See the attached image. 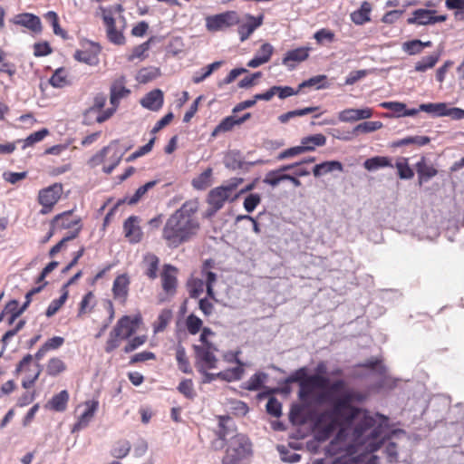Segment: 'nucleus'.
<instances>
[{
    "mask_svg": "<svg viewBox=\"0 0 464 464\" xmlns=\"http://www.w3.org/2000/svg\"><path fill=\"white\" fill-rule=\"evenodd\" d=\"M308 382L315 390H324L317 396L320 403H329L331 408L323 412L320 421L330 419L326 427L327 431H333L340 427L335 438L327 446L330 455L343 453L336 458L332 464H358L353 456L358 447L365 446V450L374 451L379 447V439L383 432L382 424L378 419L386 420L385 417L371 415L367 411L354 406V402H362L365 396L354 389L347 388L343 379L330 383L328 377L314 373L308 376Z\"/></svg>",
    "mask_w": 464,
    "mask_h": 464,
    "instance_id": "obj_1",
    "label": "nucleus"
},
{
    "mask_svg": "<svg viewBox=\"0 0 464 464\" xmlns=\"http://www.w3.org/2000/svg\"><path fill=\"white\" fill-rule=\"evenodd\" d=\"M198 209L197 202L187 201L168 218L162 237L169 247H178L197 234L199 229L196 218Z\"/></svg>",
    "mask_w": 464,
    "mask_h": 464,
    "instance_id": "obj_2",
    "label": "nucleus"
},
{
    "mask_svg": "<svg viewBox=\"0 0 464 464\" xmlns=\"http://www.w3.org/2000/svg\"><path fill=\"white\" fill-rule=\"evenodd\" d=\"M252 455V443L248 437L237 433L227 443L221 464H248Z\"/></svg>",
    "mask_w": 464,
    "mask_h": 464,
    "instance_id": "obj_3",
    "label": "nucleus"
},
{
    "mask_svg": "<svg viewBox=\"0 0 464 464\" xmlns=\"http://www.w3.org/2000/svg\"><path fill=\"white\" fill-rule=\"evenodd\" d=\"M130 91L125 86V78L121 77L115 80L110 88V103L111 107L102 111L96 117L98 123H102L111 119L116 112L121 99L130 95Z\"/></svg>",
    "mask_w": 464,
    "mask_h": 464,
    "instance_id": "obj_4",
    "label": "nucleus"
},
{
    "mask_svg": "<svg viewBox=\"0 0 464 464\" xmlns=\"http://www.w3.org/2000/svg\"><path fill=\"white\" fill-rule=\"evenodd\" d=\"M243 179L234 178L227 185L217 187L211 189L208 195V203L211 212L216 213L223 208L226 201L230 198L231 193L241 184Z\"/></svg>",
    "mask_w": 464,
    "mask_h": 464,
    "instance_id": "obj_5",
    "label": "nucleus"
},
{
    "mask_svg": "<svg viewBox=\"0 0 464 464\" xmlns=\"http://www.w3.org/2000/svg\"><path fill=\"white\" fill-rule=\"evenodd\" d=\"M41 372L42 369L40 364H33V356L31 354L24 356L15 368L16 374H23L22 387L26 390L34 385L41 374Z\"/></svg>",
    "mask_w": 464,
    "mask_h": 464,
    "instance_id": "obj_6",
    "label": "nucleus"
},
{
    "mask_svg": "<svg viewBox=\"0 0 464 464\" xmlns=\"http://www.w3.org/2000/svg\"><path fill=\"white\" fill-rule=\"evenodd\" d=\"M240 23V16L236 11H226L206 17V28L209 32L224 31Z\"/></svg>",
    "mask_w": 464,
    "mask_h": 464,
    "instance_id": "obj_7",
    "label": "nucleus"
},
{
    "mask_svg": "<svg viewBox=\"0 0 464 464\" xmlns=\"http://www.w3.org/2000/svg\"><path fill=\"white\" fill-rule=\"evenodd\" d=\"M63 190V188L61 183H53L39 190L37 200L42 206L40 214L46 215L53 210L55 204L61 198Z\"/></svg>",
    "mask_w": 464,
    "mask_h": 464,
    "instance_id": "obj_8",
    "label": "nucleus"
},
{
    "mask_svg": "<svg viewBox=\"0 0 464 464\" xmlns=\"http://www.w3.org/2000/svg\"><path fill=\"white\" fill-rule=\"evenodd\" d=\"M195 352V365L199 372L217 368L218 359L214 354L217 351L215 346L201 347L193 345Z\"/></svg>",
    "mask_w": 464,
    "mask_h": 464,
    "instance_id": "obj_9",
    "label": "nucleus"
},
{
    "mask_svg": "<svg viewBox=\"0 0 464 464\" xmlns=\"http://www.w3.org/2000/svg\"><path fill=\"white\" fill-rule=\"evenodd\" d=\"M447 20L446 14H440L435 9L419 8L412 12L411 16L407 19L408 24L432 25Z\"/></svg>",
    "mask_w": 464,
    "mask_h": 464,
    "instance_id": "obj_10",
    "label": "nucleus"
},
{
    "mask_svg": "<svg viewBox=\"0 0 464 464\" xmlns=\"http://www.w3.org/2000/svg\"><path fill=\"white\" fill-rule=\"evenodd\" d=\"M102 12V18L106 27V34L109 41L117 45H122L125 44V36L121 31L116 29L115 19L112 15V12L102 6L100 7Z\"/></svg>",
    "mask_w": 464,
    "mask_h": 464,
    "instance_id": "obj_11",
    "label": "nucleus"
},
{
    "mask_svg": "<svg viewBox=\"0 0 464 464\" xmlns=\"http://www.w3.org/2000/svg\"><path fill=\"white\" fill-rule=\"evenodd\" d=\"M178 268L166 264L160 273L161 286L167 297H173L178 288Z\"/></svg>",
    "mask_w": 464,
    "mask_h": 464,
    "instance_id": "obj_12",
    "label": "nucleus"
},
{
    "mask_svg": "<svg viewBox=\"0 0 464 464\" xmlns=\"http://www.w3.org/2000/svg\"><path fill=\"white\" fill-rule=\"evenodd\" d=\"M244 22L237 24V34L239 35L240 42L246 41L251 34L263 24L264 14L254 16L253 14H246L244 16Z\"/></svg>",
    "mask_w": 464,
    "mask_h": 464,
    "instance_id": "obj_13",
    "label": "nucleus"
},
{
    "mask_svg": "<svg viewBox=\"0 0 464 464\" xmlns=\"http://www.w3.org/2000/svg\"><path fill=\"white\" fill-rule=\"evenodd\" d=\"M140 221L139 217L130 216L123 223L124 237L130 244L140 243L143 237Z\"/></svg>",
    "mask_w": 464,
    "mask_h": 464,
    "instance_id": "obj_14",
    "label": "nucleus"
},
{
    "mask_svg": "<svg viewBox=\"0 0 464 464\" xmlns=\"http://www.w3.org/2000/svg\"><path fill=\"white\" fill-rule=\"evenodd\" d=\"M373 111L365 107L362 109H345L338 113V119L342 122H353L361 120H366L372 116Z\"/></svg>",
    "mask_w": 464,
    "mask_h": 464,
    "instance_id": "obj_15",
    "label": "nucleus"
},
{
    "mask_svg": "<svg viewBox=\"0 0 464 464\" xmlns=\"http://www.w3.org/2000/svg\"><path fill=\"white\" fill-rule=\"evenodd\" d=\"M137 324L129 315H123L113 326L112 331L123 340H128L136 332Z\"/></svg>",
    "mask_w": 464,
    "mask_h": 464,
    "instance_id": "obj_16",
    "label": "nucleus"
},
{
    "mask_svg": "<svg viewBox=\"0 0 464 464\" xmlns=\"http://www.w3.org/2000/svg\"><path fill=\"white\" fill-rule=\"evenodd\" d=\"M130 284V277L127 274H122L116 276L112 285V294L114 299L120 301L121 304H124L128 298Z\"/></svg>",
    "mask_w": 464,
    "mask_h": 464,
    "instance_id": "obj_17",
    "label": "nucleus"
},
{
    "mask_svg": "<svg viewBox=\"0 0 464 464\" xmlns=\"http://www.w3.org/2000/svg\"><path fill=\"white\" fill-rule=\"evenodd\" d=\"M85 410L78 417L76 423L73 426V430H79L85 427H87L90 421L94 417L95 412L99 408V401L98 400H90L84 402Z\"/></svg>",
    "mask_w": 464,
    "mask_h": 464,
    "instance_id": "obj_18",
    "label": "nucleus"
},
{
    "mask_svg": "<svg viewBox=\"0 0 464 464\" xmlns=\"http://www.w3.org/2000/svg\"><path fill=\"white\" fill-rule=\"evenodd\" d=\"M309 56V49L306 47H299L288 51L283 58V64L290 70L295 69L296 64L305 61Z\"/></svg>",
    "mask_w": 464,
    "mask_h": 464,
    "instance_id": "obj_19",
    "label": "nucleus"
},
{
    "mask_svg": "<svg viewBox=\"0 0 464 464\" xmlns=\"http://www.w3.org/2000/svg\"><path fill=\"white\" fill-rule=\"evenodd\" d=\"M72 211H64L61 214L56 215L53 221H52V227L53 228H60V229H65V228H71L73 227H80V230L82 229V227L80 225V218H73L72 217Z\"/></svg>",
    "mask_w": 464,
    "mask_h": 464,
    "instance_id": "obj_20",
    "label": "nucleus"
},
{
    "mask_svg": "<svg viewBox=\"0 0 464 464\" xmlns=\"http://www.w3.org/2000/svg\"><path fill=\"white\" fill-rule=\"evenodd\" d=\"M164 102L163 92L160 89H155L148 92L140 101L142 107L157 111L161 109Z\"/></svg>",
    "mask_w": 464,
    "mask_h": 464,
    "instance_id": "obj_21",
    "label": "nucleus"
},
{
    "mask_svg": "<svg viewBox=\"0 0 464 464\" xmlns=\"http://www.w3.org/2000/svg\"><path fill=\"white\" fill-rule=\"evenodd\" d=\"M101 46L98 44H92L90 50H77L73 55L74 59L88 65H96L99 63Z\"/></svg>",
    "mask_w": 464,
    "mask_h": 464,
    "instance_id": "obj_22",
    "label": "nucleus"
},
{
    "mask_svg": "<svg viewBox=\"0 0 464 464\" xmlns=\"http://www.w3.org/2000/svg\"><path fill=\"white\" fill-rule=\"evenodd\" d=\"M274 53V47L269 43L263 44L257 50L255 56L247 63L250 68H256L270 61Z\"/></svg>",
    "mask_w": 464,
    "mask_h": 464,
    "instance_id": "obj_23",
    "label": "nucleus"
},
{
    "mask_svg": "<svg viewBox=\"0 0 464 464\" xmlns=\"http://www.w3.org/2000/svg\"><path fill=\"white\" fill-rule=\"evenodd\" d=\"M13 22L15 24L24 26L35 33L42 30L40 18L33 14L24 13L18 14L14 18Z\"/></svg>",
    "mask_w": 464,
    "mask_h": 464,
    "instance_id": "obj_24",
    "label": "nucleus"
},
{
    "mask_svg": "<svg viewBox=\"0 0 464 464\" xmlns=\"http://www.w3.org/2000/svg\"><path fill=\"white\" fill-rule=\"evenodd\" d=\"M160 266L159 257L152 253H147L142 259V268L144 275L150 280H154L158 276V270Z\"/></svg>",
    "mask_w": 464,
    "mask_h": 464,
    "instance_id": "obj_25",
    "label": "nucleus"
},
{
    "mask_svg": "<svg viewBox=\"0 0 464 464\" xmlns=\"http://www.w3.org/2000/svg\"><path fill=\"white\" fill-rule=\"evenodd\" d=\"M69 399V392L66 390H63L59 393L53 395L51 400L47 401L45 408L53 411L63 412L67 409Z\"/></svg>",
    "mask_w": 464,
    "mask_h": 464,
    "instance_id": "obj_26",
    "label": "nucleus"
},
{
    "mask_svg": "<svg viewBox=\"0 0 464 464\" xmlns=\"http://www.w3.org/2000/svg\"><path fill=\"white\" fill-rule=\"evenodd\" d=\"M235 362L237 363V366L218 372V379L226 382H235L242 378L245 372L244 364L237 358V354L235 355Z\"/></svg>",
    "mask_w": 464,
    "mask_h": 464,
    "instance_id": "obj_27",
    "label": "nucleus"
},
{
    "mask_svg": "<svg viewBox=\"0 0 464 464\" xmlns=\"http://www.w3.org/2000/svg\"><path fill=\"white\" fill-rule=\"evenodd\" d=\"M420 185L426 182L438 174V170L431 164H428L425 158H421L415 165Z\"/></svg>",
    "mask_w": 464,
    "mask_h": 464,
    "instance_id": "obj_28",
    "label": "nucleus"
},
{
    "mask_svg": "<svg viewBox=\"0 0 464 464\" xmlns=\"http://www.w3.org/2000/svg\"><path fill=\"white\" fill-rule=\"evenodd\" d=\"M234 422L229 416H218V429L215 431L218 440L226 441L235 431Z\"/></svg>",
    "mask_w": 464,
    "mask_h": 464,
    "instance_id": "obj_29",
    "label": "nucleus"
},
{
    "mask_svg": "<svg viewBox=\"0 0 464 464\" xmlns=\"http://www.w3.org/2000/svg\"><path fill=\"white\" fill-rule=\"evenodd\" d=\"M334 170H343V164L338 160H330L316 164L313 169V174L315 178H319Z\"/></svg>",
    "mask_w": 464,
    "mask_h": 464,
    "instance_id": "obj_30",
    "label": "nucleus"
},
{
    "mask_svg": "<svg viewBox=\"0 0 464 464\" xmlns=\"http://www.w3.org/2000/svg\"><path fill=\"white\" fill-rule=\"evenodd\" d=\"M64 343V338L61 336H53L48 339L35 353L34 358L40 361L47 352L51 350H57Z\"/></svg>",
    "mask_w": 464,
    "mask_h": 464,
    "instance_id": "obj_31",
    "label": "nucleus"
},
{
    "mask_svg": "<svg viewBox=\"0 0 464 464\" xmlns=\"http://www.w3.org/2000/svg\"><path fill=\"white\" fill-rule=\"evenodd\" d=\"M363 167L369 171H373L385 167H393V165L391 158L385 156H375L367 159L363 163Z\"/></svg>",
    "mask_w": 464,
    "mask_h": 464,
    "instance_id": "obj_32",
    "label": "nucleus"
},
{
    "mask_svg": "<svg viewBox=\"0 0 464 464\" xmlns=\"http://www.w3.org/2000/svg\"><path fill=\"white\" fill-rule=\"evenodd\" d=\"M66 363L59 357H52L46 363V373L49 376L56 377L65 372Z\"/></svg>",
    "mask_w": 464,
    "mask_h": 464,
    "instance_id": "obj_33",
    "label": "nucleus"
},
{
    "mask_svg": "<svg viewBox=\"0 0 464 464\" xmlns=\"http://www.w3.org/2000/svg\"><path fill=\"white\" fill-rule=\"evenodd\" d=\"M96 304L95 295L92 291L85 294L79 304L77 317L81 318L86 314L92 312Z\"/></svg>",
    "mask_w": 464,
    "mask_h": 464,
    "instance_id": "obj_34",
    "label": "nucleus"
},
{
    "mask_svg": "<svg viewBox=\"0 0 464 464\" xmlns=\"http://www.w3.org/2000/svg\"><path fill=\"white\" fill-rule=\"evenodd\" d=\"M176 360L179 369L184 373L192 372L187 353L182 344L179 343L176 347Z\"/></svg>",
    "mask_w": 464,
    "mask_h": 464,
    "instance_id": "obj_35",
    "label": "nucleus"
},
{
    "mask_svg": "<svg viewBox=\"0 0 464 464\" xmlns=\"http://www.w3.org/2000/svg\"><path fill=\"white\" fill-rule=\"evenodd\" d=\"M49 83L54 88H63L69 85L70 81L65 69L63 67L56 69L50 77Z\"/></svg>",
    "mask_w": 464,
    "mask_h": 464,
    "instance_id": "obj_36",
    "label": "nucleus"
},
{
    "mask_svg": "<svg viewBox=\"0 0 464 464\" xmlns=\"http://www.w3.org/2000/svg\"><path fill=\"white\" fill-rule=\"evenodd\" d=\"M301 143L303 147L309 148L308 151H314L316 147H322L325 145L326 137L322 133L310 135L304 137L301 140Z\"/></svg>",
    "mask_w": 464,
    "mask_h": 464,
    "instance_id": "obj_37",
    "label": "nucleus"
},
{
    "mask_svg": "<svg viewBox=\"0 0 464 464\" xmlns=\"http://www.w3.org/2000/svg\"><path fill=\"white\" fill-rule=\"evenodd\" d=\"M44 18L52 25L54 34L61 36L63 39L68 38V34L60 26L58 14L54 11H48L44 14Z\"/></svg>",
    "mask_w": 464,
    "mask_h": 464,
    "instance_id": "obj_38",
    "label": "nucleus"
},
{
    "mask_svg": "<svg viewBox=\"0 0 464 464\" xmlns=\"http://www.w3.org/2000/svg\"><path fill=\"white\" fill-rule=\"evenodd\" d=\"M18 302L16 300H12L5 305V311L0 314V321L2 320L4 314H9L8 324H12L18 316L25 310L24 306L18 308Z\"/></svg>",
    "mask_w": 464,
    "mask_h": 464,
    "instance_id": "obj_39",
    "label": "nucleus"
},
{
    "mask_svg": "<svg viewBox=\"0 0 464 464\" xmlns=\"http://www.w3.org/2000/svg\"><path fill=\"white\" fill-rule=\"evenodd\" d=\"M238 125L237 118L233 115L224 118L218 125L213 130L211 136L217 137L219 133L227 132L234 129L235 126Z\"/></svg>",
    "mask_w": 464,
    "mask_h": 464,
    "instance_id": "obj_40",
    "label": "nucleus"
},
{
    "mask_svg": "<svg viewBox=\"0 0 464 464\" xmlns=\"http://www.w3.org/2000/svg\"><path fill=\"white\" fill-rule=\"evenodd\" d=\"M439 53H432L430 55L422 57L415 63V71L420 72H426L427 70L433 68L439 62Z\"/></svg>",
    "mask_w": 464,
    "mask_h": 464,
    "instance_id": "obj_41",
    "label": "nucleus"
},
{
    "mask_svg": "<svg viewBox=\"0 0 464 464\" xmlns=\"http://www.w3.org/2000/svg\"><path fill=\"white\" fill-rule=\"evenodd\" d=\"M171 319H172L171 311L169 309H163L160 313L157 320L153 324L154 333L157 334V333L163 332L166 329V327L168 326V324H169V322L171 321Z\"/></svg>",
    "mask_w": 464,
    "mask_h": 464,
    "instance_id": "obj_42",
    "label": "nucleus"
},
{
    "mask_svg": "<svg viewBox=\"0 0 464 464\" xmlns=\"http://www.w3.org/2000/svg\"><path fill=\"white\" fill-rule=\"evenodd\" d=\"M267 378V374L265 372H256L252 375L247 382H246L242 388L247 391H257L262 386Z\"/></svg>",
    "mask_w": 464,
    "mask_h": 464,
    "instance_id": "obj_43",
    "label": "nucleus"
},
{
    "mask_svg": "<svg viewBox=\"0 0 464 464\" xmlns=\"http://www.w3.org/2000/svg\"><path fill=\"white\" fill-rule=\"evenodd\" d=\"M221 64L222 62H214L208 64V66L202 68L199 72L194 73L192 77V82L197 84L202 82L205 79L210 76L215 70L218 69L221 66Z\"/></svg>",
    "mask_w": 464,
    "mask_h": 464,
    "instance_id": "obj_44",
    "label": "nucleus"
},
{
    "mask_svg": "<svg viewBox=\"0 0 464 464\" xmlns=\"http://www.w3.org/2000/svg\"><path fill=\"white\" fill-rule=\"evenodd\" d=\"M370 4L364 2L359 10L352 14L351 17L353 22L356 24H363L364 23L370 21Z\"/></svg>",
    "mask_w": 464,
    "mask_h": 464,
    "instance_id": "obj_45",
    "label": "nucleus"
},
{
    "mask_svg": "<svg viewBox=\"0 0 464 464\" xmlns=\"http://www.w3.org/2000/svg\"><path fill=\"white\" fill-rule=\"evenodd\" d=\"M445 102H438V103H422L420 105V110L421 111L427 112L431 114L434 117H443L445 116V109H446Z\"/></svg>",
    "mask_w": 464,
    "mask_h": 464,
    "instance_id": "obj_46",
    "label": "nucleus"
},
{
    "mask_svg": "<svg viewBox=\"0 0 464 464\" xmlns=\"http://www.w3.org/2000/svg\"><path fill=\"white\" fill-rule=\"evenodd\" d=\"M383 126L382 121H364L354 127L353 134L370 133L382 129Z\"/></svg>",
    "mask_w": 464,
    "mask_h": 464,
    "instance_id": "obj_47",
    "label": "nucleus"
},
{
    "mask_svg": "<svg viewBox=\"0 0 464 464\" xmlns=\"http://www.w3.org/2000/svg\"><path fill=\"white\" fill-rule=\"evenodd\" d=\"M0 72L13 77L16 73L15 64L7 60V53L0 48Z\"/></svg>",
    "mask_w": 464,
    "mask_h": 464,
    "instance_id": "obj_48",
    "label": "nucleus"
},
{
    "mask_svg": "<svg viewBox=\"0 0 464 464\" xmlns=\"http://www.w3.org/2000/svg\"><path fill=\"white\" fill-rule=\"evenodd\" d=\"M130 450V442L126 440H121L113 445V447L111 449V455L114 458L122 459L129 454Z\"/></svg>",
    "mask_w": 464,
    "mask_h": 464,
    "instance_id": "obj_49",
    "label": "nucleus"
},
{
    "mask_svg": "<svg viewBox=\"0 0 464 464\" xmlns=\"http://www.w3.org/2000/svg\"><path fill=\"white\" fill-rule=\"evenodd\" d=\"M326 75H316L308 80L304 81L299 84V90L301 91L304 88L307 87H315L316 89H324L327 87L325 83Z\"/></svg>",
    "mask_w": 464,
    "mask_h": 464,
    "instance_id": "obj_50",
    "label": "nucleus"
},
{
    "mask_svg": "<svg viewBox=\"0 0 464 464\" xmlns=\"http://www.w3.org/2000/svg\"><path fill=\"white\" fill-rule=\"evenodd\" d=\"M117 145L116 141H112L110 143V145L104 147L99 152H97L95 155H93L90 160L89 163L91 166H98L104 162L106 155L114 150V147Z\"/></svg>",
    "mask_w": 464,
    "mask_h": 464,
    "instance_id": "obj_51",
    "label": "nucleus"
},
{
    "mask_svg": "<svg viewBox=\"0 0 464 464\" xmlns=\"http://www.w3.org/2000/svg\"><path fill=\"white\" fill-rule=\"evenodd\" d=\"M150 41L144 42L135 46L131 53L128 56V61L132 62L135 59L144 60L147 57V52L150 49Z\"/></svg>",
    "mask_w": 464,
    "mask_h": 464,
    "instance_id": "obj_52",
    "label": "nucleus"
},
{
    "mask_svg": "<svg viewBox=\"0 0 464 464\" xmlns=\"http://www.w3.org/2000/svg\"><path fill=\"white\" fill-rule=\"evenodd\" d=\"M67 297H68V291L64 290L63 295L59 298L53 299L50 303V304L48 305V307L45 311L46 316L51 317V316L54 315L59 311V309L63 305V304L67 300Z\"/></svg>",
    "mask_w": 464,
    "mask_h": 464,
    "instance_id": "obj_53",
    "label": "nucleus"
},
{
    "mask_svg": "<svg viewBox=\"0 0 464 464\" xmlns=\"http://www.w3.org/2000/svg\"><path fill=\"white\" fill-rule=\"evenodd\" d=\"M212 175V169H208L202 172L197 179H194L192 185L197 189H205L210 185V178Z\"/></svg>",
    "mask_w": 464,
    "mask_h": 464,
    "instance_id": "obj_54",
    "label": "nucleus"
},
{
    "mask_svg": "<svg viewBox=\"0 0 464 464\" xmlns=\"http://www.w3.org/2000/svg\"><path fill=\"white\" fill-rule=\"evenodd\" d=\"M177 389L187 399L193 400L196 397L193 382L190 379L182 380Z\"/></svg>",
    "mask_w": 464,
    "mask_h": 464,
    "instance_id": "obj_55",
    "label": "nucleus"
},
{
    "mask_svg": "<svg viewBox=\"0 0 464 464\" xmlns=\"http://www.w3.org/2000/svg\"><path fill=\"white\" fill-rule=\"evenodd\" d=\"M396 169L398 170V176L401 179H410L414 176V172L408 164L407 159H402L396 162Z\"/></svg>",
    "mask_w": 464,
    "mask_h": 464,
    "instance_id": "obj_56",
    "label": "nucleus"
},
{
    "mask_svg": "<svg viewBox=\"0 0 464 464\" xmlns=\"http://www.w3.org/2000/svg\"><path fill=\"white\" fill-rule=\"evenodd\" d=\"M147 339L148 338L145 334L129 338L126 345L123 347V352L125 353H130L135 351L147 342Z\"/></svg>",
    "mask_w": 464,
    "mask_h": 464,
    "instance_id": "obj_57",
    "label": "nucleus"
},
{
    "mask_svg": "<svg viewBox=\"0 0 464 464\" xmlns=\"http://www.w3.org/2000/svg\"><path fill=\"white\" fill-rule=\"evenodd\" d=\"M308 150H309V148L303 147V145L301 143L299 146L292 147V148H289V149H286V150L281 151L277 155V160H283L285 159L293 158L297 155L303 154L304 152H308Z\"/></svg>",
    "mask_w": 464,
    "mask_h": 464,
    "instance_id": "obj_58",
    "label": "nucleus"
},
{
    "mask_svg": "<svg viewBox=\"0 0 464 464\" xmlns=\"http://www.w3.org/2000/svg\"><path fill=\"white\" fill-rule=\"evenodd\" d=\"M123 339L116 334L112 330L110 332L108 339L104 345V351L107 353H112L114 350L120 347Z\"/></svg>",
    "mask_w": 464,
    "mask_h": 464,
    "instance_id": "obj_59",
    "label": "nucleus"
},
{
    "mask_svg": "<svg viewBox=\"0 0 464 464\" xmlns=\"http://www.w3.org/2000/svg\"><path fill=\"white\" fill-rule=\"evenodd\" d=\"M107 102V97L103 93H97L92 101V106L86 111L87 113L90 112H98V115L104 111L105 110H102Z\"/></svg>",
    "mask_w": 464,
    "mask_h": 464,
    "instance_id": "obj_60",
    "label": "nucleus"
},
{
    "mask_svg": "<svg viewBox=\"0 0 464 464\" xmlns=\"http://www.w3.org/2000/svg\"><path fill=\"white\" fill-rule=\"evenodd\" d=\"M314 38L317 44H323L324 42L333 43L335 40V34L327 28H322L314 34Z\"/></svg>",
    "mask_w": 464,
    "mask_h": 464,
    "instance_id": "obj_61",
    "label": "nucleus"
},
{
    "mask_svg": "<svg viewBox=\"0 0 464 464\" xmlns=\"http://www.w3.org/2000/svg\"><path fill=\"white\" fill-rule=\"evenodd\" d=\"M261 202V196L257 193H251L246 197L243 206L246 212H253Z\"/></svg>",
    "mask_w": 464,
    "mask_h": 464,
    "instance_id": "obj_62",
    "label": "nucleus"
},
{
    "mask_svg": "<svg viewBox=\"0 0 464 464\" xmlns=\"http://www.w3.org/2000/svg\"><path fill=\"white\" fill-rule=\"evenodd\" d=\"M266 412L276 418H278L282 414V404L275 397H270L266 403Z\"/></svg>",
    "mask_w": 464,
    "mask_h": 464,
    "instance_id": "obj_63",
    "label": "nucleus"
},
{
    "mask_svg": "<svg viewBox=\"0 0 464 464\" xmlns=\"http://www.w3.org/2000/svg\"><path fill=\"white\" fill-rule=\"evenodd\" d=\"M202 324V320L194 314H189L186 320L187 329L190 334H197Z\"/></svg>",
    "mask_w": 464,
    "mask_h": 464,
    "instance_id": "obj_64",
    "label": "nucleus"
}]
</instances>
